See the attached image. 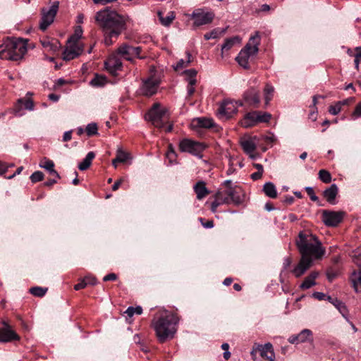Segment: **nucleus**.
<instances>
[{"label":"nucleus","instance_id":"1","mask_svg":"<svg viewBox=\"0 0 361 361\" xmlns=\"http://www.w3.org/2000/svg\"><path fill=\"white\" fill-rule=\"evenodd\" d=\"M295 244L301 257L291 271L295 277H300L311 267L314 260L322 259L326 251L315 235L303 231L299 233Z\"/></svg>","mask_w":361,"mask_h":361},{"label":"nucleus","instance_id":"2","mask_svg":"<svg viewBox=\"0 0 361 361\" xmlns=\"http://www.w3.org/2000/svg\"><path fill=\"white\" fill-rule=\"evenodd\" d=\"M95 20L104 35V44L110 46L126 29V18L116 11L106 8L96 13Z\"/></svg>","mask_w":361,"mask_h":361},{"label":"nucleus","instance_id":"3","mask_svg":"<svg viewBox=\"0 0 361 361\" xmlns=\"http://www.w3.org/2000/svg\"><path fill=\"white\" fill-rule=\"evenodd\" d=\"M178 322V317L173 313H166L157 319L153 320L152 326L159 342L164 343L173 338Z\"/></svg>","mask_w":361,"mask_h":361},{"label":"nucleus","instance_id":"4","mask_svg":"<svg viewBox=\"0 0 361 361\" xmlns=\"http://www.w3.org/2000/svg\"><path fill=\"white\" fill-rule=\"evenodd\" d=\"M27 51L25 41L8 37L0 44V58L5 60L19 61L23 58Z\"/></svg>","mask_w":361,"mask_h":361},{"label":"nucleus","instance_id":"5","mask_svg":"<svg viewBox=\"0 0 361 361\" xmlns=\"http://www.w3.org/2000/svg\"><path fill=\"white\" fill-rule=\"evenodd\" d=\"M260 44V36L259 32H256L255 35L251 36L249 42L239 52L235 60L238 64L245 69H248L250 57L256 55L259 51V45Z\"/></svg>","mask_w":361,"mask_h":361},{"label":"nucleus","instance_id":"6","mask_svg":"<svg viewBox=\"0 0 361 361\" xmlns=\"http://www.w3.org/2000/svg\"><path fill=\"white\" fill-rule=\"evenodd\" d=\"M167 110L160 104L154 103L145 116V120L152 123L157 128H162L167 118Z\"/></svg>","mask_w":361,"mask_h":361},{"label":"nucleus","instance_id":"7","mask_svg":"<svg viewBox=\"0 0 361 361\" xmlns=\"http://www.w3.org/2000/svg\"><path fill=\"white\" fill-rule=\"evenodd\" d=\"M116 53L124 59L130 62H133L135 58L145 59L147 57L146 55L141 54V47H133L128 43H123L120 45L116 50Z\"/></svg>","mask_w":361,"mask_h":361},{"label":"nucleus","instance_id":"8","mask_svg":"<svg viewBox=\"0 0 361 361\" xmlns=\"http://www.w3.org/2000/svg\"><path fill=\"white\" fill-rule=\"evenodd\" d=\"M206 145L200 142L191 139L185 138L179 142V149L182 152H188L199 158L202 157V152L205 149Z\"/></svg>","mask_w":361,"mask_h":361},{"label":"nucleus","instance_id":"9","mask_svg":"<svg viewBox=\"0 0 361 361\" xmlns=\"http://www.w3.org/2000/svg\"><path fill=\"white\" fill-rule=\"evenodd\" d=\"M214 17L213 11L204 8L195 9L190 15L191 19L193 20V25L195 27L210 24Z\"/></svg>","mask_w":361,"mask_h":361},{"label":"nucleus","instance_id":"10","mask_svg":"<svg viewBox=\"0 0 361 361\" xmlns=\"http://www.w3.org/2000/svg\"><path fill=\"white\" fill-rule=\"evenodd\" d=\"M59 2L54 1L49 8H42L41 11L42 17L39 23V28L45 31L54 22L59 10Z\"/></svg>","mask_w":361,"mask_h":361},{"label":"nucleus","instance_id":"11","mask_svg":"<svg viewBox=\"0 0 361 361\" xmlns=\"http://www.w3.org/2000/svg\"><path fill=\"white\" fill-rule=\"evenodd\" d=\"M242 106L241 102H237L231 100H225L219 107L217 114L221 118L228 119L238 111V104Z\"/></svg>","mask_w":361,"mask_h":361},{"label":"nucleus","instance_id":"12","mask_svg":"<svg viewBox=\"0 0 361 361\" xmlns=\"http://www.w3.org/2000/svg\"><path fill=\"white\" fill-rule=\"evenodd\" d=\"M343 216V212L324 210L322 212V219L326 226L335 227L342 221Z\"/></svg>","mask_w":361,"mask_h":361},{"label":"nucleus","instance_id":"13","mask_svg":"<svg viewBox=\"0 0 361 361\" xmlns=\"http://www.w3.org/2000/svg\"><path fill=\"white\" fill-rule=\"evenodd\" d=\"M159 83V80L153 77H150L147 80H143L140 88L141 93L147 97L152 96L157 93Z\"/></svg>","mask_w":361,"mask_h":361},{"label":"nucleus","instance_id":"14","mask_svg":"<svg viewBox=\"0 0 361 361\" xmlns=\"http://www.w3.org/2000/svg\"><path fill=\"white\" fill-rule=\"evenodd\" d=\"M4 326L0 328V343H8L13 341H18L19 336L11 329L7 323L4 322Z\"/></svg>","mask_w":361,"mask_h":361},{"label":"nucleus","instance_id":"15","mask_svg":"<svg viewBox=\"0 0 361 361\" xmlns=\"http://www.w3.org/2000/svg\"><path fill=\"white\" fill-rule=\"evenodd\" d=\"M244 101L255 108L258 107L260 103L259 90L255 87H250L243 94Z\"/></svg>","mask_w":361,"mask_h":361},{"label":"nucleus","instance_id":"16","mask_svg":"<svg viewBox=\"0 0 361 361\" xmlns=\"http://www.w3.org/2000/svg\"><path fill=\"white\" fill-rule=\"evenodd\" d=\"M82 51V46L80 44H69L68 47H67L63 52V59L65 61H71L81 54Z\"/></svg>","mask_w":361,"mask_h":361},{"label":"nucleus","instance_id":"17","mask_svg":"<svg viewBox=\"0 0 361 361\" xmlns=\"http://www.w3.org/2000/svg\"><path fill=\"white\" fill-rule=\"evenodd\" d=\"M106 69L112 75L121 70L122 68V62L116 56H110L104 63Z\"/></svg>","mask_w":361,"mask_h":361},{"label":"nucleus","instance_id":"18","mask_svg":"<svg viewBox=\"0 0 361 361\" xmlns=\"http://www.w3.org/2000/svg\"><path fill=\"white\" fill-rule=\"evenodd\" d=\"M258 351L260 356L266 361H273L275 358L273 346L270 343H266L264 345H260L258 348Z\"/></svg>","mask_w":361,"mask_h":361},{"label":"nucleus","instance_id":"19","mask_svg":"<svg viewBox=\"0 0 361 361\" xmlns=\"http://www.w3.org/2000/svg\"><path fill=\"white\" fill-rule=\"evenodd\" d=\"M256 140L257 137L255 136L240 141V145L246 154L251 155L255 152L257 147Z\"/></svg>","mask_w":361,"mask_h":361},{"label":"nucleus","instance_id":"20","mask_svg":"<svg viewBox=\"0 0 361 361\" xmlns=\"http://www.w3.org/2000/svg\"><path fill=\"white\" fill-rule=\"evenodd\" d=\"M338 188L336 184H331L330 187L327 188L323 192L324 197L326 201L331 204H335V199L338 195Z\"/></svg>","mask_w":361,"mask_h":361},{"label":"nucleus","instance_id":"21","mask_svg":"<svg viewBox=\"0 0 361 361\" xmlns=\"http://www.w3.org/2000/svg\"><path fill=\"white\" fill-rule=\"evenodd\" d=\"M258 111H252L245 114L242 125L245 128H250L258 123Z\"/></svg>","mask_w":361,"mask_h":361},{"label":"nucleus","instance_id":"22","mask_svg":"<svg viewBox=\"0 0 361 361\" xmlns=\"http://www.w3.org/2000/svg\"><path fill=\"white\" fill-rule=\"evenodd\" d=\"M193 188L198 200L203 199L209 193V191L206 188L205 183L204 181H198L194 185Z\"/></svg>","mask_w":361,"mask_h":361},{"label":"nucleus","instance_id":"23","mask_svg":"<svg viewBox=\"0 0 361 361\" xmlns=\"http://www.w3.org/2000/svg\"><path fill=\"white\" fill-rule=\"evenodd\" d=\"M318 276V273L312 271L307 276L300 284V288L302 290H306L315 285V279Z\"/></svg>","mask_w":361,"mask_h":361},{"label":"nucleus","instance_id":"24","mask_svg":"<svg viewBox=\"0 0 361 361\" xmlns=\"http://www.w3.org/2000/svg\"><path fill=\"white\" fill-rule=\"evenodd\" d=\"M193 125L203 128H211L214 126V122L211 118H197L193 121Z\"/></svg>","mask_w":361,"mask_h":361},{"label":"nucleus","instance_id":"25","mask_svg":"<svg viewBox=\"0 0 361 361\" xmlns=\"http://www.w3.org/2000/svg\"><path fill=\"white\" fill-rule=\"evenodd\" d=\"M240 42V38L238 36L227 38L221 47V55L224 52L231 49L235 44Z\"/></svg>","mask_w":361,"mask_h":361},{"label":"nucleus","instance_id":"26","mask_svg":"<svg viewBox=\"0 0 361 361\" xmlns=\"http://www.w3.org/2000/svg\"><path fill=\"white\" fill-rule=\"evenodd\" d=\"M225 193L228 197L229 204L233 202L235 204H239L241 202V199L235 188L229 187L225 190Z\"/></svg>","mask_w":361,"mask_h":361},{"label":"nucleus","instance_id":"27","mask_svg":"<svg viewBox=\"0 0 361 361\" xmlns=\"http://www.w3.org/2000/svg\"><path fill=\"white\" fill-rule=\"evenodd\" d=\"M95 154L93 152H89L85 159L78 164V169L80 171L87 170L91 165Z\"/></svg>","mask_w":361,"mask_h":361},{"label":"nucleus","instance_id":"28","mask_svg":"<svg viewBox=\"0 0 361 361\" xmlns=\"http://www.w3.org/2000/svg\"><path fill=\"white\" fill-rule=\"evenodd\" d=\"M263 192L270 198H276L277 197V190L274 184L271 182L266 183L263 186Z\"/></svg>","mask_w":361,"mask_h":361},{"label":"nucleus","instance_id":"29","mask_svg":"<svg viewBox=\"0 0 361 361\" xmlns=\"http://www.w3.org/2000/svg\"><path fill=\"white\" fill-rule=\"evenodd\" d=\"M129 158V154L123 152L121 149H118L116 152V158L112 161V164L115 168L117 166L118 163H124Z\"/></svg>","mask_w":361,"mask_h":361},{"label":"nucleus","instance_id":"30","mask_svg":"<svg viewBox=\"0 0 361 361\" xmlns=\"http://www.w3.org/2000/svg\"><path fill=\"white\" fill-rule=\"evenodd\" d=\"M82 28L81 26H76L74 33L68 39V44H79L78 41L82 35Z\"/></svg>","mask_w":361,"mask_h":361},{"label":"nucleus","instance_id":"31","mask_svg":"<svg viewBox=\"0 0 361 361\" xmlns=\"http://www.w3.org/2000/svg\"><path fill=\"white\" fill-rule=\"evenodd\" d=\"M327 300L333 304L343 316L345 315L346 313V307L343 302L336 298H332L331 296L327 297Z\"/></svg>","mask_w":361,"mask_h":361},{"label":"nucleus","instance_id":"32","mask_svg":"<svg viewBox=\"0 0 361 361\" xmlns=\"http://www.w3.org/2000/svg\"><path fill=\"white\" fill-rule=\"evenodd\" d=\"M197 71L191 68L185 70L183 72V74L185 75V80L188 81L189 85H195L197 82L196 75Z\"/></svg>","mask_w":361,"mask_h":361},{"label":"nucleus","instance_id":"33","mask_svg":"<svg viewBox=\"0 0 361 361\" xmlns=\"http://www.w3.org/2000/svg\"><path fill=\"white\" fill-rule=\"evenodd\" d=\"M41 44L44 49L53 52L56 51L58 50V48L59 47V43L56 40L54 42H50L49 40L44 39L41 41Z\"/></svg>","mask_w":361,"mask_h":361},{"label":"nucleus","instance_id":"34","mask_svg":"<svg viewBox=\"0 0 361 361\" xmlns=\"http://www.w3.org/2000/svg\"><path fill=\"white\" fill-rule=\"evenodd\" d=\"M186 54H187V59H180L177 62V64L176 65V66H174V69L176 71H178L183 68L188 67L190 65V63H191L192 55L189 52H187Z\"/></svg>","mask_w":361,"mask_h":361},{"label":"nucleus","instance_id":"35","mask_svg":"<svg viewBox=\"0 0 361 361\" xmlns=\"http://www.w3.org/2000/svg\"><path fill=\"white\" fill-rule=\"evenodd\" d=\"M158 16L161 24L164 26H169L171 25L175 18V14L173 11L169 12L166 17L162 16L161 12L158 13Z\"/></svg>","mask_w":361,"mask_h":361},{"label":"nucleus","instance_id":"36","mask_svg":"<svg viewBox=\"0 0 361 361\" xmlns=\"http://www.w3.org/2000/svg\"><path fill=\"white\" fill-rule=\"evenodd\" d=\"M274 88L272 85L267 84L264 89V96L265 100V104L268 105L269 102L271 100Z\"/></svg>","mask_w":361,"mask_h":361},{"label":"nucleus","instance_id":"37","mask_svg":"<svg viewBox=\"0 0 361 361\" xmlns=\"http://www.w3.org/2000/svg\"><path fill=\"white\" fill-rule=\"evenodd\" d=\"M226 32L225 29L221 28H215L209 32H207L204 35V37L206 40H209L211 39H216L219 37L221 35L224 34Z\"/></svg>","mask_w":361,"mask_h":361},{"label":"nucleus","instance_id":"38","mask_svg":"<svg viewBox=\"0 0 361 361\" xmlns=\"http://www.w3.org/2000/svg\"><path fill=\"white\" fill-rule=\"evenodd\" d=\"M312 333L309 329H303L300 334H298V341L303 343L306 341H310L312 340Z\"/></svg>","mask_w":361,"mask_h":361},{"label":"nucleus","instance_id":"39","mask_svg":"<svg viewBox=\"0 0 361 361\" xmlns=\"http://www.w3.org/2000/svg\"><path fill=\"white\" fill-rule=\"evenodd\" d=\"M351 280L355 291L361 290V270L357 274L354 272Z\"/></svg>","mask_w":361,"mask_h":361},{"label":"nucleus","instance_id":"40","mask_svg":"<svg viewBox=\"0 0 361 361\" xmlns=\"http://www.w3.org/2000/svg\"><path fill=\"white\" fill-rule=\"evenodd\" d=\"M351 280L355 291L361 290V270L357 274L354 272Z\"/></svg>","mask_w":361,"mask_h":361},{"label":"nucleus","instance_id":"41","mask_svg":"<svg viewBox=\"0 0 361 361\" xmlns=\"http://www.w3.org/2000/svg\"><path fill=\"white\" fill-rule=\"evenodd\" d=\"M106 82V79L104 76L96 74L94 78L90 81V84L94 87H102Z\"/></svg>","mask_w":361,"mask_h":361},{"label":"nucleus","instance_id":"42","mask_svg":"<svg viewBox=\"0 0 361 361\" xmlns=\"http://www.w3.org/2000/svg\"><path fill=\"white\" fill-rule=\"evenodd\" d=\"M87 136L91 137L98 134L97 125L95 123H89L85 128Z\"/></svg>","mask_w":361,"mask_h":361},{"label":"nucleus","instance_id":"43","mask_svg":"<svg viewBox=\"0 0 361 361\" xmlns=\"http://www.w3.org/2000/svg\"><path fill=\"white\" fill-rule=\"evenodd\" d=\"M319 178L323 183H329L331 181V175L328 171L322 169L319 171Z\"/></svg>","mask_w":361,"mask_h":361},{"label":"nucleus","instance_id":"44","mask_svg":"<svg viewBox=\"0 0 361 361\" xmlns=\"http://www.w3.org/2000/svg\"><path fill=\"white\" fill-rule=\"evenodd\" d=\"M47 291V288H42L39 286L32 287L30 289V293L37 297L44 296Z\"/></svg>","mask_w":361,"mask_h":361},{"label":"nucleus","instance_id":"45","mask_svg":"<svg viewBox=\"0 0 361 361\" xmlns=\"http://www.w3.org/2000/svg\"><path fill=\"white\" fill-rule=\"evenodd\" d=\"M18 103L20 106L23 105L24 108L25 109H27V110H30V111H32V110L34 109V103H33L32 100H31L30 99H19L18 100Z\"/></svg>","mask_w":361,"mask_h":361},{"label":"nucleus","instance_id":"46","mask_svg":"<svg viewBox=\"0 0 361 361\" xmlns=\"http://www.w3.org/2000/svg\"><path fill=\"white\" fill-rule=\"evenodd\" d=\"M125 313L127 314L128 317H131L135 314H141L142 313V308L140 306H137L136 307H129L126 310Z\"/></svg>","mask_w":361,"mask_h":361},{"label":"nucleus","instance_id":"47","mask_svg":"<svg viewBox=\"0 0 361 361\" xmlns=\"http://www.w3.org/2000/svg\"><path fill=\"white\" fill-rule=\"evenodd\" d=\"M271 118V115L267 112L258 111V123H268Z\"/></svg>","mask_w":361,"mask_h":361},{"label":"nucleus","instance_id":"48","mask_svg":"<svg viewBox=\"0 0 361 361\" xmlns=\"http://www.w3.org/2000/svg\"><path fill=\"white\" fill-rule=\"evenodd\" d=\"M44 178V174L42 171H37L30 176V180L32 183L41 181Z\"/></svg>","mask_w":361,"mask_h":361},{"label":"nucleus","instance_id":"49","mask_svg":"<svg viewBox=\"0 0 361 361\" xmlns=\"http://www.w3.org/2000/svg\"><path fill=\"white\" fill-rule=\"evenodd\" d=\"M40 167L45 169L48 171L52 168H54V163L53 161L46 159H44V161L39 164Z\"/></svg>","mask_w":361,"mask_h":361},{"label":"nucleus","instance_id":"50","mask_svg":"<svg viewBox=\"0 0 361 361\" xmlns=\"http://www.w3.org/2000/svg\"><path fill=\"white\" fill-rule=\"evenodd\" d=\"M215 198L217 200H224V204H229L228 197L226 195L224 191H219L215 194Z\"/></svg>","mask_w":361,"mask_h":361},{"label":"nucleus","instance_id":"51","mask_svg":"<svg viewBox=\"0 0 361 361\" xmlns=\"http://www.w3.org/2000/svg\"><path fill=\"white\" fill-rule=\"evenodd\" d=\"M341 111V104L336 102L335 105L330 106L329 112L332 115H337Z\"/></svg>","mask_w":361,"mask_h":361},{"label":"nucleus","instance_id":"52","mask_svg":"<svg viewBox=\"0 0 361 361\" xmlns=\"http://www.w3.org/2000/svg\"><path fill=\"white\" fill-rule=\"evenodd\" d=\"M305 190L310 197V200L313 202H316L319 200L318 197L315 195L314 190L312 187H305Z\"/></svg>","mask_w":361,"mask_h":361},{"label":"nucleus","instance_id":"53","mask_svg":"<svg viewBox=\"0 0 361 361\" xmlns=\"http://www.w3.org/2000/svg\"><path fill=\"white\" fill-rule=\"evenodd\" d=\"M352 116L353 118L361 117V102L357 104Z\"/></svg>","mask_w":361,"mask_h":361},{"label":"nucleus","instance_id":"54","mask_svg":"<svg viewBox=\"0 0 361 361\" xmlns=\"http://www.w3.org/2000/svg\"><path fill=\"white\" fill-rule=\"evenodd\" d=\"M224 200H217L216 198L214 200V202H212V205H211V209L213 212H215L217 207L221 205V204H224Z\"/></svg>","mask_w":361,"mask_h":361},{"label":"nucleus","instance_id":"55","mask_svg":"<svg viewBox=\"0 0 361 361\" xmlns=\"http://www.w3.org/2000/svg\"><path fill=\"white\" fill-rule=\"evenodd\" d=\"M87 286V282H85V279H82L80 280V281L75 284L74 286V289L75 290H79L80 289L85 288Z\"/></svg>","mask_w":361,"mask_h":361},{"label":"nucleus","instance_id":"56","mask_svg":"<svg viewBox=\"0 0 361 361\" xmlns=\"http://www.w3.org/2000/svg\"><path fill=\"white\" fill-rule=\"evenodd\" d=\"M312 296L319 300H327V297H328L324 293H321V292H314L312 294Z\"/></svg>","mask_w":361,"mask_h":361},{"label":"nucleus","instance_id":"57","mask_svg":"<svg viewBox=\"0 0 361 361\" xmlns=\"http://www.w3.org/2000/svg\"><path fill=\"white\" fill-rule=\"evenodd\" d=\"M292 260L291 258L289 257H287L284 258L283 262V270L282 271L286 270L291 264Z\"/></svg>","mask_w":361,"mask_h":361},{"label":"nucleus","instance_id":"58","mask_svg":"<svg viewBox=\"0 0 361 361\" xmlns=\"http://www.w3.org/2000/svg\"><path fill=\"white\" fill-rule=\"evenodd\" d=\"M204 219L200 218V221L202 223V225L206 228H212L214 227V222L212 220H208L205 223L203 222Z\"/></svg>","mask_w":361,"mask_h":361},{"label":"nucleus","instance_id":"59","mask_svg":"<svg viewBox=\"0 0 361 361\" xmlns=\"http://www.w3.org/2000/svg\"><path fill=\"white\" fill-rule=\"evenodd\" d=\"M85 282H87V285H92V286H94L95 284H97V279L93 277V276H85L84 278Z\"/></svg>","mask_w":361,"mask_h":361},{"label":"nucleus","instance_id":"60","mask_svg":"<svg viewBox=\"0 0 361 361\" xmlns=\"http://www.w3.org/2000/svg\"><path fill=\"white\" fill-rule=\"evenodd\" d=\"M116 279L117 275L114 273L109 274L103 278L104 281H116Z\"/></svg>","mask_w":361,"mask_h":361},{"label":"nucleus","instance_id":"61","mask_svg":"<svg viewBox=\"0 0 361 361\" xmlns=\"http://www.w3.org/2000/svg\"><path fill=\"white\" fill-rule=\"evenodd\" d=\"M354 101H355L354 97H349L348 99H343L342 101H339L338 102L341 104V106L342 107V106L348 105V104L353 103Z\"/></svg>","mask_w":361,"mask_h":361},{"label":"nucleus","instance_id":"62","mask_svg":"<svg viewBox=\"0 0 361 361\" xmlns=\"http://www.w3.org/2000/svg\"><path fill=\"white\" fill-rule=\"evenodd\" d=\"M72 132L73 130H68L64 133L63 135V142H68L71 140L72 138Z\"/></svg>","mask_w":361,"mask_h":361},{"label":"nucleus","instance_id":"63","mask_svg":"<svg viewBox=\"0 0 361 361\" xmlns=\"http://www.w3.org/2000/svg\"><path fill=\"white\" fill-rule=\"evenodd\" d=\"M262 172L261 171H257L255 173H253L252 175H251V178L253 180H259L262 178Z\"/></svg>","mask_w":361,"mask_h":361},{"label":"nucleus","instance_id":"64","mask_svg":"<svg viewBox=\"0 0 361 361\" xmlns=\"http://www.w3.org/2000/svg\"><path fill=\"white\" fill-rule=\"evenodd\" d=\"M194 85H189L188 84V85L187 87L188 97H191L194 94V92L195 91Z\"/></svg>","mask_w":361,"mask_h":361}]
</instances>
